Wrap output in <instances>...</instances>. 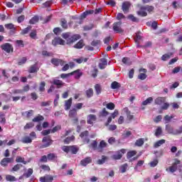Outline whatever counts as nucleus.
<instances>
[{
  "label": "nucleus",
  "mask_w": 182,
  "mask_h": 182,
  "mask_svg": "<svg viewBox=\"0 0 182 182\" xmlns=\"http://www.w3.org/2000/svg\"><path fill=\"white\" fill-rule=\"evenodd\" d=\"M136 8H139V11L136 12L137 15L142 17L147 16V12L151 14L154 11V6L149 5L142 6L140 4H136Z\"/></svg>",
  "instance_id": "nucleus-1"
},
{
  "label": "nucleus",
  "mask_w": 182,
  "mask_h": 182,
  "mask_svg": "<svg viewBox=\"0 0 182 182\" xmlns=\"http://www.w3.org/2000/svg\"><path fill=\"white\" fill-rule=\"evenodd\" d=\"M63 38L64 39H65V41L67 42V45H70V44L76 42V41H79V39L80 38V36L79 35L70 36V33H65L63 34Z\"/></svg>",
  "instance_id": "nucleus-2"
},
{
  "label": "nucleus",
  "mask_w": 182,
  "mask_h": 182,
  "mask_svg": "<svg viewBox=\"0 0 182 182\" xmlns=\"http://www.w3.org/2000/svg\"><path fill=\"white\" fill-rule=\"evenodd\" d=\"M95 14V10H87L85 12H83L80 15V20L79 21H76V25H82L83 23L82 19H85L86 16H88V15H93Z\"/></svg>",
  "instance_id": "nucleus-3"
},
{
  "label": "nucleus",
  "mask_w": 182,
  "mask_h": 182,
  "mask_svg": "<svg viewBox=\"0 0 182 182\" xmlns=\"http://www.w3.org/2000/svg\"><path fill=\"white\" fill-rule=\"evenodd\" d=\"M80 137L82 139V141L84 144L90 143V139L89 138V131L85 130L80 133Z\"/></svg>",
  "instance_id": "nucleus-4"
},
{
  "label": "nucleus",
  "mask_w": 182,
  "mask_h": 182,
  "mask_svg": "<svg viewBox=\"0 0 182 182\" xmlns=\"http://www.w3.org/2000/svg\"><path fill=\"white\" fill-rule=\"evenodd\" d=\"M112 29L116 33H123L124 30L122 28V21H117L113 23Z\"/></svg>",
  "instance_id": "nucleus-5"
},
{
  "label": "nucleus",
  "mask_w": 182,
  "mask_h": 182,
  "mask_svg": "<svg viewBox=\"0 0 182 182\" xmlns=\"http://www.w3.org/2000/svg\"><path fill=\"white\" fill-rule=\"evenodd\" d=\"M42 141L43 143H46V144H43L41 146V149H46V147H49V146H51V144H53V140L50 139V136L43 137Z\"/></svg>",
  "instance_id": "nucleus-6"
},
{
  "label": "nucleus",
  "mask_w": 182,
  "mask_h": 182,
  "mask_svg": "<svg viewBox=\"0 0 182 182\" xmlns=\"http://www.w3.org/2000/svg\"><path fill=\"white\" fill-rule=\"evenodd\" d=\"M2 50H4L6 53H12L14 52V46L11 43H6L1 46Z\"/></svg>",
  "instance_id": "nucleus-7"
},
{
  "label": "nucleus",
  "mask_w": 182,
  "mask_h": 182,
  "mask_svg": "<svg viewBox=\"0 0 182 182\" xmlns=\"http://www.w3.org/2000/svg\"><path fill=\"white\" fill-rule=\"evenodd\" d=\"M126 154V149H122L121 150H119L116 154L112 156V159L114 160H120L122 157H123V154Z\"/></svg>",
  "instance_id": "nucleus-8"
},
{
  "label": "nucleus",
  "mask_w": 182,
  "mask_h": 182,
  "mask_svg": "<svg viewBox=\"0 0 182 182\" xmlns=\"http://www.w3.org/2000/svg\"><path fill=\"white\" fill-rule=\"evenodd\" d=\"M6 29H8L9 31L10 35L15 34V32L16 31V28H15V25L12 24V23H9L4 25Z\"/></svg>",
  "instance_id": "nucleus-9"
},
{
  "label": "nucleus",
  "mask_w": 182,
  "mask_h": 182,
  "mask_svg": "<svg viewBox=\"0 0 182 182\" xmlns=\"http://www.w3.org/2000/svg\"><path fill=\"white\" fill-rule=\"evenodd\" d=\"M139 73H141L138 75V79L140 80H144L147 78V75L146 74L147 73V70L146 68H140Z\"/></svg>",
  "instance_id": "nucleus-10"
},
{
  "label": "nucleus",
  "mask_w": 182,
  "mask_h": 182,
  "mask_svg": "<svg viewBox=\"0 0 182 182\" xmlns=\"http://www.w3.org/2000/svg\"><path fill=\"white\" fill-rule=\"evenodd\" d=\"M50 62L54 66H59V65L63 66V65H65V61L59 58H52Z\"/></svg>",
  "instance_id": "nucleus-11"
},
{
  "label": "nucleus",
  "mask_w": 182,
  "mask_h": 182,
  "mask_svg": "<svg viewBox=\"0 0 182 182\" xmlns=\"http://www.w3.org/2000/svg\"><path fill=\"white\" fill-rule=\"evenodd\" d=\"M9 163H14V158H4L1 161L0 164L2 167H7Z\"/></svg>",
  "instance_id": "nucleus-12"
},
{
  "label": "nucleus",
  "mask_w": 182,
  "mask_h": 182,
  "mask_svg": "<svg viewBox=\"0 0 182 182\" xmlns=\"http://www.w3.org/2000/svg\"><path fill=\"white\" fill-rule=\"evenodd\" d=\"M52 45H53V46H57V45H65V41L60 37H55L52 41Z\"/></svg>",
  "instance_id": "nucleus-13"
},
{
  "label": "nucleus",
  "mask_w": 182,
  "mask_h": 182,
  "mask_svg": "<svg viewBox=\"0 0 182 182\" xmlns=\"http://www.w3.org/2000/svg\"><path fill=\"white\" fill-rule=\"evenodd\" d=\"M131 6L132 4L129 1H124L122 3V9L124 14H127V12H129V10L130 9Z\"/></svg>",
  "instance_id": "nucleus-14"
},
{
  "label": "nucleus",
  "mask_w": 182,
  "mask_h": 182,
  "mask_svg": "<svg viewBox=\"0 0 182 182\" xmlns=\"http://www.w3.org/2000/svg\"><path fill=\"white\" fill-rule=\"evenodd\" d=\"M92 163V158L90 156H87L85 159H82L80 162V166L82 167H86L87 164H90Z\"/></svg>",
  "instance_id": "nucleus-15"
},
{
  "label": "nucleus",
  "mask_w": 182,
  "mask_h": 182,
  "mask_svg": "<svg viewBox=\"0 0 182 182\" xmlns=\"http://www.w3.org/2000/svg\"><path fill=\"white\" fill-rule=\"evenodd\" d=\"M96 115L95 114H89L87 117V124H93V122H96L97 120Z\"/></svg>",
  "instance_id": "nucleus-16"
},
{
  "label": "nucleus",
  "mask_w": 182,
  "mask_h": 182,
  "mask_svg": "<svg viewBox=\"0 0 182 182\" xmlns=\"http://www.w3.org/2000/svg\"><path fill=\"white\" fill-rule=\"evenodd\" d=\"M53 85L57 86V89H60V87H63L65 82L60 80L55 79L53 80Z\"/></svg>",
  "instance_id": "nucleus-17"
},
{
  "label": "nucleus",
  "mask_w": 182,
  "mask_h": 182,
  "mask_svg": "<svg viewBox=\"0 0 182 182\" xmlns=\"http://www.w3.org/2000/svg\"><path fill=\"white\" fill-rule=\"evenodd\" d=\"M40 181L41 182H52L53 181V176H42L40 178Z\"/></svg>",
  "instance_id": "nucleus-18"
},
{
  "label": "nucleus",
  "mask_w": 182,
  "mask_h": 182,
  "mask_svg": "<svg viewBox=\"0 0 182 182\" xmlns=\"http://www.w3.org/2000/svg\"><path fill=\"white\" fill-rule=\"evenodd\" d=\"M107 66V60L106 58H101L99 63L100 69H105Z\"/></svg>",
  "instance_id": "nucleus-19"
},
{
  "label": "nucleus",
  "mask_w": 182,
  "mask_h": 182,
  "mask_svg": "<svg viewBox=\"0 0 182 182\" xmlns=\"http://www.w3.org/2000/svg\"><path fill=\"white\" fill-rule=\"evenodd\" d=\"M38 70L39 68H38V65H36V64H34L30 67L28 70V73H38Z\"/></svg>",
  "instance_id": "nucleus-20"
},
{
  "label": "nucleus",
  "mask_w": 182,
  "mask_h": 182,
  "mask_svg": "<svg viewBox=\"0 0 182 182\" xmlns=\"http://www.w3.org/2000/svg\"><path fill=\"white\" fill-rule=\"evenodd\" d=\"M21 143H23V144H29L32 143V138H31V136H23L21 139Z\"/></svg>",
  "instance_id": "nucleus-21"
},
{
  "label": "nucleus",
  "mask_w": 182,
  "mask_h": 182,
  "mask_svg": "<svg viewBox=\"0 0 182 182\" xmlns=\"http://www.w3.org/2000/svg\"><path fill=\"white\" fill-rule=\"evenodd\" d=\"M33 174V169L31 168H29L26 173L23 174V177H25L26 178H29Z\"/></svg>",
  "instance_id": "nucleus-22"
},
{
  "label": "nucleus",
  "mask_w": 182,
  "mask_h": 182,
  "mask_svg": "<svg viewBox=\"0 0 182 182\" xmlns=\"http://www.w3.org/2000/svg\"><path fill=\"white\" fill-rule=\"evenodd\" d=\"M166 102V98L161 97H158L155 100V105H159V106H161V105H163V103H164Z\"/></svg>",
  "instance_id": "nucleus-23"
},
{
  "label": "nucleus",
  "mask_w": 182,
  "mask_h": 182,
  "mask_svg": "<svg viewBox=\"0 0 182 182\" xmlns=\"http://www.w3.org/2000/svg\"><path fill=\"white\" fill-rule=\"evenodd\" d=\"M86 97L87 99H90V97H93L94 92L92 88H89L85 91Z\"/></svg>",
  "instance_id": "nucleus-24"
},
{
  "label": "nucleus",
  "mask_w": 182,
  "mask_h": 182,
  "mask_svg": "<svg viewBox=\"0 0 182 182\" xmlns=\"http://www.w3.org/2000/svg\"><path fill=\"white\" fill-rule=\"evenodd\" d=\"M164 143H166L165 139L159 140L154 143V149H158V147H160V146H163V144H164Z\"/></svg>",
  "instance_id": "nucleus-25"
},
{
  "label": "nucleus",
  "mask_w": 182,
  "mask_h": 182,
  "mask_svg": "<svg viewBox=\"0 0 182 182\" xmlns=\"http://www.w3.org/2000/svg\"><path fill=\"white\" fill-rule=\"evenodd\" d=\"M68 116L71 119L76 117V116H77V110H76V108H73V109L70 110Z\"/></svg>",
  "instance_id": "nucleus-26"
},
{
  "label": "nucleus",
  "mask_w": 182,
  "mask_h": 182,
  "mask_svg": "<svg viewBox=\"0 0 182 182\" xmlns=\"http://www.w3.org/2000/svg\"><path fill=\"white\" fill-rule=\"evenodd\" d=\"M177 168H178L177 166L172 165V166L166 168V171H167L168 173H176V171H177Z\"/></svg>",
  "instance_id": "nucleus-27"
},
{
  "label": "nucleus",
  "mask_w": 182,
  "mask_h": 182,
  "mask_svg": "<svg viewBox=\"0 0 182 182\" xmlns=\"http://www.w3.org/2000/svg\"><path fill=\"white\" fill-rule=\"evenodd\" d=\"M38 22H39V16H34L29 21L30 25H35V23H38Z\"/></svg>",
  "instance_id": "nucleus-28"
},
{
  "label": "nucleus",
  "mask_w": 182,
  "mask_h": 182,
  "mask_svg": "<svg viewBox=\"0 0 182 182\" xmlns=\"http://www.w3.org/2000/svg\"><path fill=\"white\" fill-rule=\"evenodd\" d=\"M83 46H85V43L83 42V40H80L74 46V48L75 49H82Z\"/></svg>",
  "instance_id": "nucleus-29"
},
{
  "label": "nucleus",
  "mask_w": 182,
  "mask_h": 182,
  "mask_svg": "<svg viewBox=\"0 0 182 182\" xmlns=\"http://www.w3.org/2000/svg\"><path fill=\"white\" fill-rule=\"evenodd\" d=\"M124 112L127 113L128 120H133V119H134V116L132 115V112L129 111V108H124Z\"/></svg>",
  "instance_id": "nucleus-30"
},
{
  "label": "nucleus",
  "mask_w": 182,
  "mask_h": 182,
  "mask_svg": "<svg viewBox=\"0 0 182 182\" xmlns=\"http://www.w3.org/2000/svg\"><path fill=\"white\" fill-rule=\"evenodd\" d=\"M70 107H72V97L70 98L68 100L65 101V110H69Z\"/></svg>",
  "instance_id": "nucleus-31"
},
{
  "label": "nucleus",
  "mask_w": 182,
  "mask_h": 182,
  "mask_svg": "<svg viewBox=\"0 0 182 182\" xmlns=\"http://www.w3.org/2000/svg\"><path fill=\"white\" fill-rule=\"evenodd\" d=\"M166 130L167 133H168L169 134H174V128H173V127H171V125H170V124L166 125Z\"/></svg>",
  "instance_id": "nucleus-32"
},
{
  "label": "nucleus",
  "mask_w": 182,
  "mask_h": 182,
  "mask_svg": "<svg viewBox=\"0 0 182 182\" xmlns=\"http://www.w3.org/2000/svg\"><path fill=\"white\" fill-rule=\"evenodd\" d=\"M43 120H45V117L43 116L38 114L37 117H35L33 119L32 122H43Z\"/></svg>",
  "instance_id": "nucleus-33"
},
{
  "label": "nucleus",
  "mask_w": 182,
  "mask_h": 182,
  "mask_svg": "<svg viewBox=\"0 0 182 182\" xmlns=\"http://www.w3.org/2000/svg\"><path fill=\"white\" fill-rule=\"evenodd\" d=\"M95 90L96 92V95H100V93H102V85H100V84H96L95 85Z\"/></svg>",
  "instance_id": "nucleus-34"
},
{
  "label": "nucleus",
  "mask_w": 182,
  "mask_h": 182,
  "mask_svg": "<svg viewBox=\"0 0 182 182\" xmlns=\"http://www.w3.org/2000/svg\"><path fill=\"white\" fill-rule=\"evenodd\" d=\"M47 159L49 161H53L55 159H58V156L55 154L50 153L47 155Z\"/></svg>",
  "instance_id": "nucleus-35"
},
{
  "label": "nucleus",
  "mask_w": 182,
  "mask_h": 182,
  "mask_svg": "<svg viewBox=\"0 0 182 182\" xmlns=\"http://www.w3.org/2000/svg\"><path fill=\"white\" fill-rule=\"evenodd\" d=\"M16 163H23V164H28V161H25V158L22 156H17L16 159Z\"/></svg>",
  "instance_id": "nucleus-36"
},
{
  "label": "nucleus",
  "mask_w": 182,
  "mask_h": 182,
  "mask_svg": "<svg viewBox=\"0 0 182 182\" xmlns=\"http://www.w3.org/2000/svg\"><path fill=\"white\" fill-rule=\"evenodd\" d=\"M70 151L72 153V154H76L77 151H79V149H77V147H76L75 145L70 146Z\"/></svg>",
  "instance_id": "nucleus-37"
},
{
  "label": "nucleus",
  "mask_w": 182,
  "mask_h": 182,
  "mask_svg": "<svg viewBox=\"0 0 182 182\" xmlns=\"http://www.w3.org/2000/svg\"><path fill=\"white\" fill-rule=\"evenodd\" d=\"M60 25L63 29H68V21L65 18H61Z\"/></svg>",
  "instance_id": "nucleus-38"
},
{
  "label": "nucleus",
  "mask_w": 182,
  "mask_h": 182,
  "mask_svg": "<svg viewBox=\"0 0 182 182\" xmlns=\"http://www.w3.org/2000/svg\"><path fill=\"white\" fill-rule=\"evenodd\" d=\"M137 154V151H129L127 154V159H132V157H134V156H136Z\"/></svg>",
  "instance_id": "nucleus-39"
},
{
  "label": "nucleus",
  "mask_w": 182,
  "mask_h": 182,
  "mask_svg": "<svg viewBox=\"0 0 182 182\" xmlns=\"http://www.w3.org/2000/svg\"><path fill=\"white\" fill-rule=\"evenodd\" d=\"M75 140V136L72 135L71 136H68L64 139L65 144H69L70 141H73Z\"/></svg>",
  "instance_id": "nucleus-40"
},
{
  "label": "nucleus",
  "mask_w": 182,
  "mask_h": 182,
  "mask_svg": "<svg viewBox=\"0 0 182 182\" xmlns=\"http://www.w3.org/2000/svg\"><path fill=\"white\" fill-rule=\"evenodd\" d=\"M153 102V97H149L145 101L142 102V106H147V105H150Z\"/></svg>",
  "instance_id": "nucleus-41"
},
{
  "label": "nucleus",
  "mask_w": 182,
  "mask_h": 182,
  "mask_svg": "<svg viewBox=\"0 0 182 182\" xmlns=\"http://www.w3.org/2000/svg\"><path fill=\"white\" fill-rule=\"evenodd\" d=\"M173 118H174V116H173V115H171V116L166 115L164 117V120L165 121V124H167V123H170V122H171V119H173Z\"/></svg>",
  "instance_id": "nucleus-42"
},
{
  "label": "nucleus",
  "mask_w": 182,
  "mask_h": 182,
  "mask_svg": "<svg viewBox=\"0 0 182 182\" xmlns=\"http://www.w3.org/2000/svg\"><path fill=\"white\" fill-rule=\"evenodd\" d=\"M74 75H75V79H80V76H82V75H83V73H82V72H80V70H77L75 71Z\"/></svg>",
  "instance_id": "nucleus-43"
},
{
  "label": "nucleus",
  "mask_w": 182,
  "mask_h": 182,
  "mask_svg": "<svg viewBox=\"0 0 182 182\" xmlns=\"http://www.w3.org/2000/svg\"><path fill=\"white\" fill-rule=\"evenodd\" d=\"M120 83H119L117 81H114L111 84V87L112 89H119L120 87Z\"/></svg>",
  "instance_id": "nucleus-44"
},
{
  "label": "nucleus",
  "mask_w": 182,
  "mask_h": 182,
  "mask_svg": "<svg viewBox=\"0 0 182 182\" xmlns=\"http://www.w3.org/2000/svg\"><path fill=\"white\" fill-rule=\"evenodd\" d=\"M144 144V140L143 139H139L135 142V146H137L138 147H141Z\"/></svg>",
  "instance_id": "nucleus-45"
},
{
  "label": "nucleus",
  "mask_w": 182,
  "mask_h": 182,
  "mask_svg": "<svg viewBox=\"0 0 182 182\" xmlns=\"http://www.w3.org/2000/svg\"><path fill=\"white\" fill-rule=\"evenodd\" d=\"M22 167H23L22 164H17L12 168L11 171H19V170H21Z\"/></svg>",
  "instance_id": "nucleus-46"
},
{
  "label": "nucleus",
  "mask_w": 182,
  "mask_h": 182,
  "mask_svg": "<svg viewBox=\"0 0 182 182\" xmlns=\"http://www.w3.org/2000/svg\"><path fill=\"white\" fill-rule=\"evenodd\" d=\"M122 63H124V65H132V61H130V58L127 57H124L122 58Z\"/></svg>",
  "instance_id": "nucleus-47"
},
{
  "label": "nucleus",
  "mask_w": 182,
  "mask_h": 182,
  "mask_svg": "<svg viewBox=\"0 0 182 182\" xmlns=\"http://www.w3.org/2000/svg\"><path fill=\"white\" fill-rule=\"evenodd\" d=\"M6 181H16V178L12 175H6Z\"/></svg>",
  "instance_id": "nucleus-48"
},
{
  "label": "nucleus",
  "mask_w": 182,
  "mask_h": 182,
  "mask_svg": "<svg viewBox=\"0 0 182 182\" xmlns=\"http://www.w3.org/2000/svg\"><path fill=\"white\" fill-rule=\"evenodd\" d=\"M75 75V72H72L68 74L62 73L60 76L61 79H66L67 77H69V76H72Z\"/></svg>",
  "instance_id": "nucleus-49"
},
{
  "label": "nucleus",
  "mask_w": 182,
  "mask_h": 182,
  "mask_svg": "<svg viewBox=\"0 0 182 182\" xmlns=\"http://www.w3.org/2000/svg\"><path fill=\"white\" fill-rule=\"evenodd\" d=\"M152 45V43L151 41H147L145 45L144 46H139L138 45L137 47L138 48H143L144 49H146V48H151Z\"/></svg>",
  "instance_id": "nucleus-50"
},
{
  "label": "nucleus",
  "mask_w": 182,
  "mask_h": 182,
  "mask_svg": "<svg viewBox=\"0 0 182 182\" xmlns=\"http://www.w3.org/2000/svg\"><path fill=\"white\" fill-rule=\"evenodd\" d=\"M127 167H129V165L127 164H124L120 166V171L121 173H126L127 171Z\"/></svg>",
  "instance_id": "nucleus-51"
},
{
  "label": "nucleus",
  "mask_w": 182,
  "mask_h": 182,
  "mask_svg": "<svg viewBox=\"0 0 182 182\" xmlns=\"http://www.w3.org/2000/svg\"><path fill=\"white\" fill-rule=\"evenodd\" d=\"M107 109H109V110H114V107H116V105H114V103L113 102H109L106 105Z\"/></svg>",
  "instance_id": "nucleus-52"
},
{
  "label": "nucleus",
  "mask_w": 182,
  "mask_h": 182,
  "mask_svg": "<svg viewBox=\"0 0 182 182\" xmlns=\"http://www.w3.org/2000/svg\"><path fill=\"white\" fill-rule=\"evenodd\" d=\"M31 29H32V26H28L26 28H24L21 31L22 35H26V33H28L29 32V31H31Z\"/></svg>",
  "instance_id": "nucleus-53"
},
{
  "label": "nucleus",
  "mask_w": 182,
  "mask_h": 182,
  "mask_svg": "<svg viewBox=\"0 0 182 182\" xmlns=\"http://www.w3.org/2000/svg\"><path fill=\"white\" fill-rule=\"evenodd\" d=\"M106 160H107V157L106 156H102V159L97 161V164H105Z\"/></svg>",
  "instance_id": "nucleus-54"
},
{
  "label": "nucleus",
  "mask_w": 182,
  "mask_h": 182,
  "mask_svg": "<svg viewBox=\"0 0 182 182\" xmlns=\"http://www.w3.org/2000/svg\"><path fill=\"white\" fill-rule=\"evenodd\" d=\"M45 86H46V83L45 82V81H42L40 83L39 92H43L45 90Z\"/></svg>",
  "instance_id": "nucleus-55"
},
{
  "label": "nucleus",
  "mask_w": 182,
  "mask_h": 182,
  "mask_svg": "<svg viewBox=\"0 0 182 182\" xmlns=\"http://www.w3.org/2000/svg\"><path fill=\"white\" fill-rule=\"evenodd\" d=\"M35 126V124L33 122H29L26 124L24 127V130H28V129H32Z\"/></svg>",
  "instance_id": "nucleus-56"
},
{
  "label": "nucleus",
  "mask_w": 182,
  "mask_h": 182,
  "mask_svg": "<svg viewBox=\"0 0 182 182\" xmlns=\"http://www.w3.org/2000/svg\"><path fill=\"white\" fill-rule=\"evenodd\" d=\"M105 147H107V143L104 140L101 141L99 144L100 149H105Z\"/></svg>",
  "instance_id": "nucleus-57"
},
{
  "label": "nucleus",
  "mask_w": 182,
  "mask_h": 182,
  "mask_svg": "<svg viewBox=\"0 0 182 182\" xmlns=\"http://www.w3.org/2000/svg\"><path fill=\"white\" fill-rule=\"evenodd\" d=\"M182 133V127H180L178 129H173V135L176 136L177 134H181Z\"/></svg>",
  "instance_id": "nucleus-58"
},
{
  "label": "nucleus",
  "mask_w": 182,
  "mask_h": 182,
  "mask_svg": "<svg viewBox=\"0 0 182 182\" xmlns=\"http://www.w3.org/2000/svg\"><path fill=\"white\" fill-rule=\"evenodd\" d=\"M28 60V59L26 58V57H23L20 61H18V65H19V66L24 65V63H26V61Z\"/></svg>",
  "instance_id": "nucleus-59"
},
{
  "label": "nucleus",
  "mask_w": 182,
  "mask_h": 182,
  "mask_svg": "<svg viewBox=\"0 0 182 182\" xmlns=\"http://www.w3.org/2000/svg\"><path fill=\"white\" fill-rule=\"evenodd\" d=\"M48 156L43 155V156H41L39 161L40 163H48Z\"/></svg>",
  "instance_id": "nucleus-60"
},
{
  "label": "nucleus",
  "mask_w": 182,
  "mask_h": 182,
  "mask_svg": "<svg viewBox=\"0 0 182 182\" xmlns=\"http://www.w3.org/2000/svg\"><path fill=\"white\" fill-rule=\"evenodd\" d=\"M159 164V160L155 159L149 163L150 167H156Z\"/></svg>",
  "instance_id": "nucleus-61"
},
{
  "label": "nucleus",
  "mask_w": 182,
  "mask_h": 182,
  "mask_svg": "<svg viewBox=\"0 0 182 182\" xmlns=\"http://www.w3.org/2000/svg\"><path fill=\"white\" fill-rule=\"evenodd\" d=\"M25 21V15L19 16L17 18L18 23H22Z\"/></svg>",
  "instance_id": "nucleus-62"
},
{
  "label": "nucleus",
  "mask_w": 182,
  "mask_h": 182,
  "mask_svg": "<svg viewBox=\"0 0 182 182\" xmlns=\"http://www.w3.org/2000/svg\"><path fill=\"white\" fill-rule=\"evenodd\" d=\"M60 129H62V127L60 125H57L53 128V129L51 130V133H56V132L60 130Z\"/></svg>",
  "instance_id": "nucleus-63"
},
{
  "label": "nucleus",
  "mask_w": 182,
  "mask_h": 182,
  "mask_svg": "<svg viewBox=\"0 0 182 182\" xmlns=\"http://www.w3.org/2000/svg\"><path fill=\"white\" fill-rule=\"evenodd\" d=\"M62 150H63L65 153H69V151H70V146H63Z\"/></svg>",
  "instance_id": "nucleus-64"
}]
</instances>
